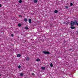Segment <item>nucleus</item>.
<instances>
[{"label":"nucleus","instance_id":"412c9836","mask_svg":"<svg viewBox=\"0 0 78 78\" xmlns=\"http://www.w3.org/2000/svg\"><path fill=\"white\" fill-rule=\"evenodd\" d=\"M66 8L67 9H69V7H68V6H66Z\"/></svg>","mask_w":78,"mask_h":78},{"label":"nucleus","instance_id":"f257e3e1","mask_svg":"<svg viewBox=\"0 0 78 78\" xmlns=\"http://www.w3.org/2000/svg\"><path fill=\"white\" fill-rule=\"evenodd\" d=\"M43 53H44V55H46V54H50V52L48 51H43Z\"/></svg>","mask_w":78,"mask_h":78},{"label":"nucleus","instance_id":"dca6fc26","mask_svg":"<svg viewBox=\"0 0 78 78\" xmlns=\"http://www.w3.org/2000/svg\"><path fill=\"white\" fill-rule=\"evenodd\" d=\"M70 6H73V3H71L70 4Z\"/></svg>","mask_w":78,"mask_h":78},{"label":"nucleus","instance_id":"0eeeda50","mask_svg":"<svg viewBox=\"0 0 78 78\" xmlns=\"http://www.w3.org/2000/svg\"><path fill=\"white\" fill-rule=\"evenodd\" d=\"M71 29H75V27L72 26L71 27Z\"/></svg>","mask_w":78,"mask_h":78},{"label":"nucleus","instance_id":"6e6552de","mask_svg":"<svg viewBox=\"0 0 78 78\" xmlns=\"http://www.w3.org/2000/svg\"><path fill=\"white\" fill-rule=\"evenodd\" d=\"M34 2L36 3L37 2V0H34Z\"/></svg>","mask_w":78,"mask_h":78},{"label":"nucleus","instance_id":"5701e85b","mask_svg":"<svg viewBox=\"0 0 78 78\" xmlns=\"http://www.w3.org/2000/svg\"><path fill=\"white\" fill-rule=\"evenodd\" d=\"M32 75H34V76L35 75V74L34 73H32Z\"/></svg>","mask_w":78,"mask_h":78},{"label":"nucleus","instance_id":"39448f33","mask_svg":"<svg viewBox=\"0 0 78 78\" xmlns=\"http://www.w3.org/2000/svg\"><path fill=\"white\" fill-rule=\"evenodd\" d=\"M24 21L25 22H27L28 21V20H27V18H25L24 19Z\"/></svg>","mask_w":78,"mask_h":78},{"label":"nucleus","instance_id":"a211bd4d","mask_svg":"<svg viewBox=\"0 0 78 78\" xmlns=\"http://www.w3.org/2000/svg\"><path fill=\"white\" fill-rule=\"evenodd\" d=\"M50 66L51 67H53V63H51Z\"/></svg>","mask_w":78,"mask_h":78},{"label":"nucleus","instance_id":"4be33fe9","mask_svg":"<svg viewBox=\"0 0 78 78\" xmlns=\"http://www.w3.org/2000/svg\"><path fill=\"white\" fill-rule=\"evenodd\" d=\"M11 36H12V37H13V36H14V34H12L11 35Z\"/></svg>","mask_w":78,"mask_h":78},{"label":"nucleus","instance_id":"393cba45","mask_svg":"<svg viewBox=\"0 0 78 78\" xmlns=\"http://www.w3.org/2000/svg\"><path fill=\"white\" fill-rule=\"evenodd\" d=\"M0 7H2V5L1 4H0Z\"/></svg>","mask_w":78,"mask_h":78},{"label":"nucleus","instance_id":"6ab92c4d","mask_svg":"<svg viewBox=\"0 0 78 78\" xmlns=\"http://www.w3.org/2000/svg\"><path fill=\"white\" fill-rule=\"evenodd\" d=\"M21 67V66H20L19 65V66H18V68L19 69H20Z\"/></svg>","mask_w":78,"mask_h":78},{"label":"nucleus","instance_id":"ddd939ff","mask_svg":"<svg viewBox=\"0 0 78 78\" xmlns=\"http://www.w3.org/2000/svg\"><path fill=\"white\" fill-rule=\"evenodd\" d=\"M40 61V59L39 58H37L36 59V61H37V62H39V61Z\"/></svg>","mask_w":78,"mask_h":78},{"label":"nucleus","instance_id":"1a4fd4ad","mask_svg":"<svg viewBox=\"0 0 78 78\" xmlns=\"http://www.w3.org/2000/svg\"><path fill=\"white\" fill-rule=\"evenodd\" d=\"M54 12L55 13H58V10H55Z\"/></svg>","mask_w":78,"mask_h":78},{"label":"nucleus","instance_id":"aec40b11","mask_svg":"<svg viewBox=\"0 0 78 78\" xmlns=\"http://www.w3.org/2000/svg\"><path fill=\"white\" fill-rule=\"evenodd\" d=\"M19 17H21V18H22V15H19Z\"/></svg>","mask_w":78,"mask_h":78},{"label":"nucleus","instance_id":"cd10ccee","mask_svg":"<svg viewBox=\"0 0 78 78\" xmlns=\"http://www.w3.org/2000/svg\"><path fill=\"white\" fill-rule=\"evenodd\" d=\"M0 76H1V75H0Z\"/></svg>","mask_w":78,"mask_h":78},{"label":"nucleus","instance_id":"20e7f679","mask_svg":"<svg viewBox=\"0 0 78 78\" xmlns=\"http://www.w3.org/2000/svg\"><path fill=\"white\" fill-rule=\"evenodd\" d=\"M17 57H18V58H20V57L21 56V55L20 54H19L17 55Z\"/></svg>","mask_w":78,"mask_h":78},{"label":"nucleus","instance_id":"f03ea898","mask_svg":"<svg viewBox=\"0 0 78 78\" xmlns=\"http://www.w3.org/2000/svg\"><path fill=\"white\" fill-rule=\"evenodd\" d=\"M70 25L72 27H73V26H74V25L75 24H74V23H73V21H72L71 22Z\"/></svg>","mask_w":78,"mask_h":78},{"label":"nucleus","instance_id":"2eb2a0df","mask_svg":"<svg viewBox=\"0 0 78 78\" xmlns=\"http://www.w3.org/2000/svg\"><path fill=\"white\" fill-rule=\"evenodd\" d=\"M19 3H21L22 2V1L21 0H20L19 1Z\"/></svg>","mask_w":78,"mask_h":78},{"label":"nucleus","instance_id":"b1692460","mask_svg":"<svg viewBox=\"0 0 78 78\" xmlns=\"http://www.w3.org/2000/svg\"><path fill=\"white\" fill-rule=\"evenodd\" d=\"M66 22H64L63 23V24H66Z\"/></svg>","mask_w":78,"mask_h":78},{"label":"nucleus","instance_id":"7ed1b4c3","mask_svg":"<svg viewBox=\"0 0 78 78\" xmlns=\"http://www.w3.org/2000/svg\"><path fill=\"white\" fill-rule=\"evenodd\" d=\"M73 22L74 23V25H76L77 23V21L74 20V21H73Z\"/></svg>","mask_w":78,"mask_h":78},{"label":"nucleus","instance_id":"423d86ee","mask_svg":"<svg viewBox=\"0 0 78 78\" xmlns=\"http://www.w3.org/2000/svg\"><path fill=\"white\" fill-rule=\"evenodd\" d=\"M29 22L30 23H31V19H29Z\"/></svg>","mask_w":78,"mask_h":78},{"label":"nucleus","instance_id":"9d476101","mask_svg":"<svg viewBox=\"0 0 78 78\" xmlns=\"http://www.w3.org/2000/svg\"><path fill=\"white\" fill-rule=\"evenodd\" d=\"M30 59V58L29 57H27V58H26V60L27 61H29Z\"/></svg>","mask_w":78,"mask_h":78},{"label":"nucleus","instance_id":"f8f14e48","mask_svg":"<svg viewBox=\"0 0 78 78\" xmlns=\"http://www.w3.org/2000/svg\"><path fill=\"white\" fill-rule=\"evenodd\" d=\"M21 26H22V24H21V23H19L18 24V27H20Z\"/></svg>","mask_w":78,"mask_h":78},{"label":"nucleus","instance_id":"bb28decb","mask_svg":"<svg viewBox=\"0 0 78 78\" xmlns=\"http://www.w3.org/2000/svg\"><path fill=\"white\" fill-rule=\"evenodd\" d=\"M50 26H52V25L51 24V25Z\"/></svg>","mask_w":78,"mask_h":78},{"label":"nucleus","instance_id":"a878e982","mask_svg":"<svg viewBox=\"0 0 78 78\" xmlns=\"http://www.w3.org/2000/svg\"><path fill=\"white\" fill-rule=\"evenodd\" d=\"M76 25H78V23H77V24H76Z\"/></svg>","mask_w":78,"mask_h":78},{"label":"nucleus","instance_id":"9b49d317","mask_svg":"<svg viewBox=\"0 0 78 78\" xmlns=\"http://www.w3.org/2000/svg\"><path fill=\"white\" fill-rule=\"evenodd\" d=\"M20 76H23V73H20Z\"/></svg>","mask_w":78,"mask_h":78},{"label":"nucleus","instance_id":"4468645a","mask_svg":"<svg viewBox=\"0 0 78 78\" xmlns=\"http://www.w3.org/2000/svg\"><path fill=\"white\" fill-rule=\"evenodd\" d=\"M42 69L43 70H45V67H42Z\"/></svg>","mask_w":78,"mask_h":78},{"label":"nucleus","instance_id":"f3484780","mask_svg":"<svg viewBox=\"0 0 78 78\" xmlns=\"http://www.w3.org/2000/svg\"><path fill=\"white\" fill-rule=\"evenodd\" d=\"M25 29L26 30H28V27H25Z\"/></svg>","mask_w":78,"mask_h":78}]
</instances>
